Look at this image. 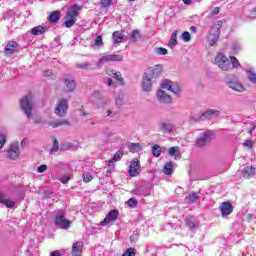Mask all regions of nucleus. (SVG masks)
Instances as JSON below:
<instances>
[{
	"label": "nucleus",
	"mask_w": 256,
	"mask_h": 256,
	"mask_svg": "<svg viewBox=\"0 0 256 256\" xmlns=\"http://www.w3.org/2000/svg\"><path fill=\"white\" fill-rule=\"evenodd\" d=\"M161 75V66H157L148 73H144L142 77L141 87L146 93H149L153 89V77H159Z\"/></svg>",
	"instance_id": "f257e3e1"
},
{
	"label": "nucleus",
	"mask_w": 256,
	"mask_h": 256,
	"mask_svg": "<svg viewBox=\"0 0 256 256\" xmlns=\"http://www.w3.org/2000/svg\"><path fill=\"white\" fill-rule=\"evenodd\" d=\"M221 27H223V21L218 20L211 27L209 34L207 36V43L210 47H215L217 41H219V35H221Z\"/></svg>",
	"instance_id": "f03ea898"
},
{
	"label": "nucleus",
	"mask_w": 256,
	"mask_h": 256,
	"mask_svg": "<svg viewBox=\"0 0 256 256\" xmlns=\"http://www.w3.org/2000/svg\"><path fill=\"white\" fill-rule=\"evenodd\" d=\"M79 11H81V7L77 6V4H74L66 13V16L64 17V25L67 27V29H70V27H73L75 23H77V17H79Z\"/></svg>",
	"instance_id": "7ed1b4c3"
},
{
	"label": "nucleus",
	"mask_w": 256,
	"mask_h": 256,
	"mask_svg": "<svg viewBox=\"0 0 256 256\" xmlns=\"http://www.w3.org/2000/svg\"><path fill=\"white\" fill-rule=\"evenodd\" d=\"M219 110L208 109L203 113H192L190 115V121L195 123L197 121H205V119H213L215 117H219Z\"/></svg>",
	"instance_id": "20e7f679"
},
{
	"label": "nucleus",
	"mask_w": 256,
	"mask_h": 256,
	"mask_svg": "<svg viewBox=\"0 0 256 256\" xmlns=\"http://www.w3.org/2000/svg\"><path fill=\"white\" fill-rule=\"evenodd\" d=\"M20 107L28 119H31V117H33V114L31 113V111H33V96L31 94H27L20 99Z\"/></svg>",
	"instance_id": "39448f33"
},
{
	"label": "nucleus",
	"mask_w": 256,
	"mask_h": 256,
	"mask_svg": "<svg viewBox=\"0 0 256 256\" xmlns=\"http://www.w3.org/2000/svg\"><path fill=\"white\" fill-rule=\"evenodd\" d=\"M215 63L219 67V69H221V71H231V69H233L229 58H227V56H225V54L221 52L216 55Z\"/></svg>",
	"instance_id": "423d86ee"
},
{
	"label": "nucleus",
	"mask_w": 256,
	"mask_h": 256,
	"mask_svg": "<svg viewBox=\"0 0 256 256\" xmlns=\"http://www.w3.org/2000/svg\"><path fill=\"white\" fill-rule=\"evenodd\" d=\"M115 61H123V55L117 54H104L97 62L96 67H103L107 63H113Z\"/></svg>",
	"instance_id": "0eeeda50"
},
{
	"label": "nucleus",
	"mask_w": 256,
	"mask_h": 256,
	"mask_svg": "<svg viewBox=\"0 0 256 256\" xmlns=\"http://www.w3.org/2000/svg\"><path fill=\"white\" fill-rule=\"evenodd\" d=\"M162 89H166L167 91H171L174 95H179L181 93V88L177 82H173L169 79H164L161 82Z\"/></svg>",
	"instance_id": "6e6552de"
},
{
	"label": "nucleus",
	"mask_w": 256,
	"mask_h": 256,
	"mask_svg": "<svg viewBox=\"0 0 256 256\" xmlns=\"http://www.w3.org/2000/svg\"><path fill=\"white\" fill-rule=\"evenodd\" d=\"M69 109V102L66 99L59 100L55 108L57 117H65Z\"/></svg>",
	"instance_id": "1a4fd4ad"
},
{
	"label": "nucleus",
	"mask_w": 256,
	"mask_h": 256,
	"mask_svg": "<svg viewBox=\"0 0 256 256\" xmlns=\"http://www.w3.org/2000/svg\"><path fill=\"white\" fill-rule=\"evenodd\" d=\"M139 173H141V163L139 159L134 158L130 161L128 174L130 177H138Z\"/></svg>",
	"instance_id": "9d476101"
},
{
	"label": "nucleus",
	"mask_w": 256,
	"mask_h": 256,
	"mask_svg": "<svg viewBox=\"0 0 256 256\" xmlns=\"http://www.w3.org/2000/svg\"><path fill=\"white\" fill-rule=\"evenodd\" d=\"M19 155H21V150L19 149V143H12L7 151V157L12 161H17L19 159Z\"/></svg>",
	"instance_id": "9b49d317"
},
{
	"label": "nucleus",
	"mask_w": 256,
	"mask_h": 256,
	"mask_svg": "<svg viewBox=\"0 0 256 256\" xmlns=\"http://www.w3.org/2000/svg\"><path fill=\"white\" fill-rule=\"evenodd\" d=\"M213 139V132L206 131L202 133L196 141V147H205Z\"/></svg>",
	"instance_id": "f8f14e48"
},
{
	"label": "nucleus",
	"mask_w": 256,
	"mask_h": 256,
	"mask_svg": "<svg viewBox=\"0 0 256 256\" xmlns=\"http://www.w3.org/2000/svg\"><path fill=\"white\" fill-rule=\"evenodd\" d=\"M119 217V210H111L108 212L106 218L100 222V225L102 227H105L106 225H109V223H113V221H117Z\"/></svg>",
	"instance_id": "ddd939ff"
},
{
	"label": "nucleus",
	"mask_w": 256,
	"mask_h": 256,
	"mask_svg": "<svg viewBox=\"0 0 256 256\" xmlns=\"http://www.w3.org/2000/svg\"><path fill=\"white\" fill-rule=\"evenodd\" d=\"M55 225L60 229H69L71 227V221L67 220L63 215H58L55 218Z\"/></svg>",
	"instance_id": "4468645a"
},
{
	"label": "nucleus",
	"mask_w": 256,
	"mask_h": 256,
	"mask_svg": "<svg viewBox=\"0 0 256 256\" xmlns=\"http://www.w3.org/2000/svg\"><path fill=\"white\" fill-rule=\"evenodd\" d=\"M240 171L246 179H249V177H253L255 175L256 169L252 165L245 164L240 168Z\"/></svg>",
	"instance_id": "2eb2a0df"
},
{
	"label": "nucleus",
	"mask_w": 256,
	"mask_h": 256,
	"mask_svg": "<svg viewBox=\"0 0 256 256\" xmlns=\"http://www.w3.org/2000/svg\"><path fill=\"white\" fill-rule=\"evenodd\" d=\"M220 211L222 214V217H227L233 213V206L229 202H223L220 205Z\"/></svg>",
	"instance_id": "dca6fc26"
},
{
	"label": "nucleus",
	"mask_w": 256,
	"mask_h": 256,
	"mask_svg": "<svg viewBox=\"0 0 256 256\" xmlns=\"http://www.w3.org/2000/svg\"><path fill=\"white\" fill-rule=\"evenodd\" d=\"M19 44H17V42L15 41H10L7 43V45L4 48V53L7 57H9L10 55H13V53H15V51L17 50Z\"/></svg>",
	"instance_id": "f3484780"
},
{
	"label": "nucleus",
	"mask_w": 256,
	"mask_h": 256,
	"mask_svg": "<svg viewBox=\"0 0 256 256\" xmlns=\"http://www.w3.org/2000/svg\"><path fill=\"white\" fill-rule=\"evenodd\" d=\"M157 99L160 101V103L169 104L173 101L170 95L166 94L163 90H158L157 92Z\"/></svg>",
	"instance_id": "a211bd4d"
},
{
	"label": "nucleus",
	"mask_w": 256,
	"mask_h": 256,
	"mask_svg": "<svg viewBox=\"0 0 256 256\" xmlns=\"http://www.w3.org/2000/svg\"><path fill=\"white\" fill-rule=\"evenodd\" d=\"M159 129L162 133L171 134L173 131H175V125L173 123L163 122L160 124Z\"/></svg>",
	"instance_id": "6ab92c4d"
},
{
	"label": "nucleus",
	"mask_w": 256,
	"mask_h": 256,
	"mask_svg": "<svg viewBox=\"0 0 256 256\" xmlns=\"http://www.w3.org/2000/svg\"><path fill=\"white\" fill-rule=\"evenodd\" d=\"M185 221L189 229H197V227H199V219H197L195 216H188L186 217Z\"/></svg>",
	"instance_id": "aec40b11"
},
{
	"label": "nucleus",
	"mask_w": 256,
	"mask_h": 256,
	"mask_svg": "<svg viewBox=\"0 0 256 256\" xmlns=\"http://www.w3.org/2000/svg\"><path fill=\"white\" fill-rule=\"evenodd\" d=\"M0 203L5 205L8 209H13V207H15V201L7 199L3 192H0Z\"/></svg>",
	"instance_id": "412c9836"
},
{
	"label": "nucleus",
	"mask_w": 256,
	"mask_h": 256,
	"mask_svg": "<svg viewBox=\"0 0 256 256\" xmlns=\"http://www.w3.org/2000/svg\"><path fill=\"white\" fill-rule=\"evenodd\" d=\"M82 251H83V242L78 241L72 245L73 256H81Z\"/></svg>",
	"instance_id": "4be33fe9"
},
{
	"label": "nucleus",
	"mask_w": 256,
	"mask_h": 256,
	"mask_svg": "<svg viewBox=\"0 0 256 256\" xmlns=\"http://www.w3.org/2000/svg\"><path fill=\"white\" fill-rule=\"evenodd\" d=\"M49 127L53 129H57V127L69 126L71 123L68 120H60V121H49Z\"/></svg>",
	"instance_id": "5701e85b"
},
{
	"label": "nucleus",
	"mask_w": 256,
	"mask_h": 256,
	"mask_svg": "<svg viewBox=\"0 0 256 256\" xmlns=\"http://www.w3.org/2000/svg\"><path fill=\"white\" fill-rule=\"evenodd\" d=\"M230 89L233 91H237L238 93H243L245 91V86L241 84V82H230L229 83Z\"/></svg>",
	"instance_id": "b1692460"
},
{
	"label": "nucleus",
	"mask_w": 256,
	"mask_h": 256,
	"mask_svg": "<svg viewBox=\"0 0 256 256\" xmlns=\"http://www.w3.org/2000/svg\"><path fill=\"white\" fill-rule=\"evenodd\" d=\"M123 157V150H118L114 156L112 157V159L109 160L108 162V166L109 167H113L114 163H117V161H120V159Z\"/></svg>",
	"instance_id": "393cba45"
},
{
	"label": "nucleus",
	"mask_w": 256,
	"mask_h": 256,
	"mask_svg": "<svg viewBox=\"0 0 256 256\" xmlns=\"http://www.w3.org/2000/svg\"><path fill=\"white\" fill-rule=\"evenodd\" d=\"M65 85L67 91H75V87H77V84L75 83V80L73 78H66L65 79Z\"/></svg>",
	"instance_id": "a878e982"
},
{
	"label": "nucleus",
	"mask_w": 256,
	"mask_h": 256,
	"mask_svg": "<svg viewBox=\"0 0 256 256\" xmlns=\"http://www.w3.org/2000/svg\"><path fill=\"white\" fill-rule=\"evenodd\" d=\"M123 37H125V35H123V32L121 31H115L112 34V39L114 43H122Z\"/></svg>",
	"instance_id": "bb28decb"
},
{
	"label": "nucleus",
	"mask_w": 256,
	"mask_h": 256,
	"mask_svg": "<svg viewBox=\"0 0 256 256\" xmlns=\"http://www.w3.org/2000/svg\"><path fill=\"white\" fill-rule=\"evenodd\" d=\"M61 13L59 11H53L49 16H48V21L50 23H57L60 19Z\"/></svg>",
	"instance_id": "cd10ccee"
},
{
	"label": "nucleus",
	"mask_w": 256,
	"mask_h": 256,
	"mask_svg": "<svg viewBox=\"0 0 256 256\" xmlns=\"http://www.w3.org/2000/svg\"><path fill=\"white\" fill-rule=\"evenodd\" d=\"M47 31V28L43 26H36L31 29L32 35H43Z\"/></svg>",
	"instance_id": "c85d7f7f"
},
{
	"label": "nucleus",
	"mask_w": 256,
	"mask_h": 256,
	"mask_svg": "<svg viewBox=\"0 0 256 256\" xmlns=\"http://www.w3.org/2000/svg\"><path fill=\"white\" fill-rule=\"evenodd\" d=\"M128 149L131 153H139L141 151V144L139 143H130Z\"/></svg>",
	"instance_id": "c756f323"
},
{
	"label": "nucleus",
	"mask_w": 256,
	"mask_h": 256,
	"mask_svg": "<svg viewBox=\"0 0 256 256\" xmlns=\"http://www.w3.org/2000/svg\"><path fill=\"white\" fill-rule=\"evenodd\" d=\"M246 75H247L250 83H253V85H255L256 84V72L253 70H248V71H246Z\"/></svg>",
	"instance_id": "7c9ffc66"
},
{
	"label": "nucleus",
	"mask_w": 256,
	"mask_h": 256,
	"mask_svg": "<svg viewBox=\"0 0 256 256\" xmlns=\"http://www.w3.org/2000/svg\"><path fill=\"white\" fill-rule=\"evenodd\" d=\"M115 0H101L100 7L101 9H107L111 7V5H114Z\"/></svg>",
	"instance_id": "2f4dec72"
},
{
	"label": "nucleus",
	"mask_w": 256,
	"mask_h": 256,
	"mask_svg": "<svg viewBox=\"0 0 256 256\" xmlns=\"http://www.w3.org/2000/svg\"><path fill=\"white\" fill-rule=\"evenodd\" d=\"M230 63L232 64V69H237L241 67V63H239V60L235 56L230 57Z\"/></svg>",
	"instance_id": "473e14b6"
},
{
	"label": "nucleus",
	"mask_w": 256,
	"mask_h": 256,
	"mask_svg": "<svg viewBox=\"0 0 256 256\" xmlns=\"http://www.w3.org/2000/svg\"><path fill=\"white\" fill-rule=\"evenodd\" d=\"M168 45H169V47H175V45H177V31H174L172 33Z\"/></svg>",
	"instance_id": "72a5a7b5"
},
{
	"label": "nucleus",
	"mask_w": 256,
	"mask_h": 256,
	"mask_svg": "<svg viewBox=\"0 0 256 256\" xmlns=\"http://www.w3.org/2000/svg\"><path fill=\"white\" fill-rule=\"evenodd\" d=\"M164 173L165 175H171V173H173V163L168 162L165 164Z\"/></svg>",
	"instance_id": "f704fd0d"
},
{
	"label": "nucleus",
	"mask_w": 256,
	"mask_h": 256,
	"mask_svg": "<svg viewBox=\"0 0 256 256\" xmlns=\"http://www.w3.org/2000/svg\"><path fill=\"white\" fill-rule=\"evenodd\" d=\"M82 179L84 183H91V181H93V175H91L89 172H84L82 174Z\"/></svg>",
	"instance_id": "c9c22d12"
},
{
	"label": "nucleus",
	"mask_w": 256,
	"mask_h": 256,
	"mask_svg": "<svg viewBox=\"0 0 256 256\" xmlns=\"http://www.w3.org/2000/svg\"><path fill=\"white\" fill-rule=\"evenodd\" d=\"M152 154L154 157H161V147H159V145H154L152 147Z\"/></svg>",
	"instance_id": "e433bc0d"
},
{
	"label": "nucleus",
	"mask_w": 256,
	"mask_h": 256,
	"mask_svg": "<svg viewBox=\"0 0 256 256\" xmlns=\"http://www.w3.org/2000/svg\"><path fill=\"white\" fill-rule=\"evenodd\" d=\"M77 69H82L84 71H87V69H89V67H91V63L89 62H84V63H78L76 64Z\"/></svg>",
	"instance_id": "4c0bfd02"
},
{
	"label": "nucleus",
	"mask_w": 256,
	"mask_h": 256,
	"mask_svg": "<svg viewBox=\"0 0 256 256\" xmlns=\"http://www.w3.org/2000/svg\"><path fill=\"white\" fill-rule=\"evenodd\" d=\"M186 199H188L190 201V203H195L197 201V199H199V194L192 192L189 194L188 197H186Z\"/></svg>",
	"instance_id": "58836bf2"
},
{
	"label": "nucleus",
	"mask_w": 256,
	"mask_h": 256,
	"mask_svg": "<svg viewBox=\"0 0 256 256\" xmlns=\"http://www.w3.org/2000/svg\"><path fill=\"white\" fill-rule=\"evenodd\" d=\"M137 199L135 198H130L127 202L126 205L130 207V209H135L137 207Z\"/></svg>",
	"instance_id": "ea45409f"
},
{
	"label": "nucleus",
	"mask_w": 256,
	"mask_h": 256,
	"mask_svg": "<svg viewBox=\"0 0 256 256\" xmlns=\"http://www.w3.org/2000/svg\"><path fill=\"white\" fill-rule=\"evenodd\" d=\"M167 53H168L167 48L158 47L155 49L156 55H167Z\"/></svg>",
	"instance_id": "a19ab883"
},
{
	"label": "nucleus",
	"mask_w": 256,
	"mask_h": 256,
	"mask_svg": "<svg viewBox=\"0 0 256 256\" xmlns=\"http://www.w3.org/2000/svg\"><path fill=\"white\" fill-rule=\"evenodd\" d=\"M181 37L185 43H189V41H191V34L188 31L183 32Z\"/></svg>",
	"instance_id": "79ce46f5"
},
{
	"label": "nucleus",
	"mask_w": 256,
	"mask_h": 256,
	"mask_svg": "<svg viewBox=\"0 0 256 256\" xmlns=\"http://www.w3.org/2000/svg\"><path fill=\"white\" fill-rule=\"evenodd\" d=\"M136 250L134 248H128L122 255L123 256H135Z\"/></svg>",
	"instance_id": "37998d69"
},
{
	"label": "nucleus",
	"mask_w": 256,
	"mask_h": 256,
	"mask_svg": "<svg viewBox=\"0 0 256 256\" xmlns=\"http://www.w3.org/2000/svg\"><path fill=\"white\" fill-rule=\"evenodd\" d=\"M7 143V136L5 134H0V149H3Z\"/></svg>",
	"instance_id": "c03bdc74"
},
{
	"label": "nucleus",
	"mask_w": 256,
	"mask_h": 256,
	"mask_svg": "<svg viewBox=\"0 0 256 256\" xmlns=\"http://www.w3.org/2000/svg\"><path fill=\"white\" fill-rule=\"evenodd\" d=\"M131 39H134V41L141 39V33H139V30H134L132 32Z\"/></svg>",
	"instance_id": "a18cd8bd"
},
{
	"label": "nucleus",
	"mask_w": 256,
	"mask_h": 256,
	"mask_svg": "<svg viewBox=\"0 0 256 256\" xmlns=\"http://www.w3.org/2000/svg\"><path fill=\"white\" fill-rule=\"evenodd\" d=\"M94 45H96V47H101L103 45V37L97 36L94 40Z\"/></svg>",
	"instance_id": "49530a36"
},
{
	"label": "nucleus",
	"mask_w": 256,
	"mask_h": 256,
	"mask_svg": "<svg viewBox=\"0 0 256 256\" xmlns=\"http://www.w3.org/2000/svg\"><path fill=\"white\" fill-rule=\"evenodd\" d=\"M70 179H71V175L65 174L59 178V181H61V183H69Z\"/></svg>",
	"instance_id": "de8ad7c7"
},
{
	"label": "nucleus",
	"mask_w": 256,
	"mask_h": 256,
	"mask_svg": "<svg viewBox=\"0 0 256 256\" xmlns=\"http://www.w3.org/2000/svg\"><path fill=\"white\" fill-rule=\"evenodd\" d=\"M114 78L116 81H119L120 85H123V76H121V72H116Z\"/></svg>",
	"instance_id": "09e8293b"
},
{
	"label": "nucleus",
	"mask_w": 256,
	"mask_h": 256,
	"mask_svg": "<svg viewBox=\"0 0 256 256\" xmlns=\"http://www.w3.org/2000/svg\"><path fill=\"white\" fill-rule=\"evenodd\" d=\"M123 99H124V95L123 93L119 94L117 97H116V105H123Z\"/></svg>",
	"instance_id": "8fccbe9b"
},
{
	"label": "nucleus",
	"mask_w": 256,
	"mask_h": 256,
	"mask_svg": "<svg viewBox=\"0 0 256 256\" xmlns=\"http://www.w3.org/2000/svg\"><path fill=\"white\" fill-rule=\"evenodd\" d=\"M178 152H179L178 147H171L168 151V153H169V155H171V157L177 155Z\"/></svg>",
	"instance_id": "3c124183"
},
{
	"label": "nucleus",
	"mask_w": 256,
	"mask_h": 256,
	"mask_svg": "<svg viewBox=\"0 0 256 256\" xmlns=\"http://www.w3.org/2000/svg\"><path fill=\"white\" fill-rule=\"evenodd\" d=\"M50 151L51 153H55L56 151H59V142H57V140H54V145Z\"/></svg>",
	"instance_id": "603ef678"
},
{
	"label": "nucleus",
	"mask_w": 256,
	"mask_h": 256,
	"mask_svg": "<svg viewBox=\"0 0 256 256\" xmlns=\"http://www.w3.org/2000/svg\"><path fill=\"white\" fill-rule=\"evenodd\" d=\"M47 171V165L42 164L37 168V173H45Z\"/></svg>",
	"instance_id": "864d4df0"
},
{
	"label": "nucleus",
	"mask_w": 256,
	"mask_h": 256,
	"mask_svg": "<svg viewBox=\"0 0 256 256\" xmlns=\"http://www.w3.org/2000/svg\"><path fill=\"white\" fill-rule=\"evenodd\" d=\"M107 75H109L110 77H114L117 73V71L113 70V69H108L106 70Z\"/></svg>",
	"instance_id": "5fc2aeb1"
},
{
	"label": "nucleus",
	"mask_w": 256,
	"mask_h": 256,
	"mask_svg": "<svg viewBox=\"0 0 256 256\" xmlns=\"http://www.w3.org/2000/svg\"><path fill=\"white\" fill-rule=\"evenodd\" d=\"M244 147H248V149H251L253 147V141L247 140L246 142L243 143Z\"/></svg>",
	"instance_id": "6e6d98bb"
},
{
	"label": "nucleus",
	"mask_w": 256,
	"mask_h": 256,
	"mask_svg": "<svg viewBox=\"0 0 256 256\" xmlns=\"http://www.w3.org/2000/svg\"><path fill=\"white\" fill-rule=\"evenodd\" d=\"M44 77H51L53 75V70H46L43 72Z\"/></svg>",
	"instance_id": "4d7b16f0"
},
{
	"label": "nucleus",
	"mask_w": 256,
	"mask_h": 256,
	"mask_svg": "<svg viewBox=\"0 0 256 256\" xmlns=\"http://www.w3.org/2000/svg\"><path fill=\"white\" fill-rule=\"evenodd\" d=\"M221 11V9L219 7H215L212 12L211 15H219V12Z\"/></svg>",
	"instance_id": "13d9d810"
},
{
	"label": "nucleus",
	"mask_w": 256,
	"mask_h": 256,
	"mask_svg": "<svg viewBox=\"0 0 256 256\" xmlns=\"http://www.w3.org/2000/svg\"><path fill=\"white\" fill-rule=\"evenodd\" d=\"M50 256H61V253H59V251H53Z\"/></svg>",
	"instance_id": "bf43d9fd"
},
{
	"label": "nucleus",
	"mask_w": 256,
	"mask_h": 256,
	"mask_svg": "<svg viewBox=\"0 0 256 256\" xmlns=\"http://www.w3.org/2000/svg\"><path fill=\"white\" fill-rule=\"evenodd\" d=\"M81 115H83V117H87V115H89L87 112H85L84 110H80Z\"/></svg>",
	"instance_id": "052dcab7"
},
{
	"label": "nucleus",
	"mask_w": 256,
	"mask_h": 256,
	"mask_svg": "<svg viewBox=\"0 0 256 256\" xmlns=\"http://www.w3.org/2000/svg\"><path fill=\"white\" fill-rule=\"evenodd\" d=\"M113 85V80L111 78L108 79V87H111Z\"/></svg>",
	"instance_id": "680f3d73"
},
{
	"label": "nucleus",
	"mask_w": 256,
	"mask_h": 256,
	"mask_svg": "<svg viewBox=\"0 0 256 256\" xmlns=\"http://www.w3.org/2000/svg\"><path fill=\"white\" fill-rule=\"evenodd\" d=\"M190 31H193V33H195V32L197 31V27L191 26V27H190Z\"/></svg>",
	"instance_id": "e2e57ef3"
},
{
	"label": "nucleus",
	"mask_w": 256,
	"mask_h": 256,
	"mask_svg": "<svg viewBox=\"0 0 256 256\" xmlns=\"http://www.w3.org/2000/svg\"><path fill=\"white\" fill-rule=\"evenodd\" d=\"M112 113L113 112L111 110H107V112H106L107 117H111Z\"/></svg>",
	"instance_id": "0e129e2a"
},
{
	"label": "nucleus",
	"mask_w": 256,
	"mask_h": 256,
	"mask_svg": "<svg viewBox=\"0 0 256 256\" xmlns=\"http://www.w3.org/2000/svg\"><path fill=\"white\" fill-rule=\"evenodd\" d=\"M184 5H189L191 3V0H183Z\"/></svg>",
	"instance_id": "69168bd1"
},
{
	"label": "nucleus",
	"mask_w": 256,
	"mask_h": 256,
	"mask_svg": "<svg viewBox=\"0 0 256 256\" xmlns=\"http://www.w3.org/2000/svg\"><path fill=\"white\" fill-rule=\"evenodd\" d=\"M23 143H25V140H22V145H23Z\"/></svg>",
	"instance_id": "338daca9"
},
{
	"label": "nucleus",
	"mask_w": 256,
	"mask_h": 256,
	"mask_svg": "<svg viewBox=\"0 0 256 256\" xmlns=\"http://www.w3.org/2000/svg\"><path fill=\"white\" fill-rule=\"evenodd\" d=\"M35 123H39V121L35 120Z\"/></svg>",
	"instance_id": "774afa93"
}]
</instances>
